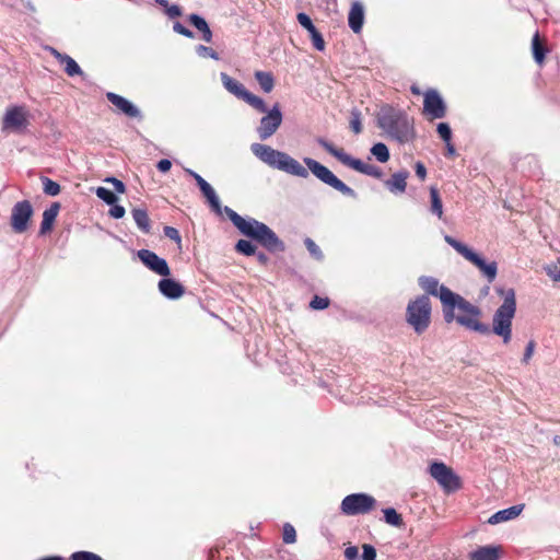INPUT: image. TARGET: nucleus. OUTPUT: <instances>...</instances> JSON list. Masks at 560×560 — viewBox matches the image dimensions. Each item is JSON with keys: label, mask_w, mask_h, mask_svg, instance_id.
Wrapping results in <instances>:
<instances>
[{"label": "nucleus", "mask_w": 560, "mask_h": 560, "mask_svg": "<svg viewBox=\"0 0 560 560\" xmlns=\"http://www.w3.org/2000/svg\"><path fill=\"white\" fill-rule=\"evenodd\" d=\"M408 177V171L396 172L385 182V186L393 194H402L406 191Z\"/></svg>", "instance_id": "nucleus-22"}, {"label": "nucleus", "mask_w": 560, "mask_h": 560, "mask_svg": "<svg viewBox=\"0 0 560 560\" xmlns=\"http://www.w3.org/2000/svg\"><path fill=\"white\" fill-rule=\"evenodd\" d=\"M282 539L284 544H293L296 540L295 528L289 523L283 526Z\"/></svg>", "instance_id": "nucleus-40"}, {"label": "nucleus", "mask_w": 560, "mask_h": 560, "mask_svg": "<svg viewBox=\"0 0 560 560\" xmlns=\"http://www.w3.org/2000/svg\"><path fill=\"white\" fill-rule=\"evenodd\" d=\"M106 98L120 113H122L127 117H130V118H141L142 117L140 109L135 104H132L130 101H128L127 98H125L116 93H113V92H108L106 94Z\"/></svg>", "instance_id": "nucleus-18"}, {"label": "nucleus", "mask_w": 560, "mask_h": 560, "mask_svg": "<svg viewBox=\"0 0 560 560\" xmlns=\"http://www.w3.org/2000/svg\"><path fill=\"white\" fill-rule=\"evenodd\" d=\"M90 560H103V559L98 555L92 552Z\"/></svg>", "instance_id": "nucleus-58"}, {"label": "nucleus", "mask_w": 560, "mask_h": 560, "mask_svg": "<svg viewBox=\"0 0 560 560\" xmlns=\"http://www.w3.org/2000/svg\"><path fill=\"white\" fill-rule=\"evenodd\" d=\"M420 288L425 295L438 296L443 305L444 320L450 324L454 320L468 330L481 335H494L502 338L503 343H509L512 339V322L516 313L515 291L512 288L504 289L495 287V292L503 298V303L497 308L492 317V326L481 323V310L465 300L457 293H454L447 287L440 284L439 280L430 276L419 278Z\"/></svg>", "instance_id": "nucleus-1"}, {"label": "nucleus", "mask_w": 560, "mask_h": 560, "mask_svg": "<svg viewBox=\"0 0 560 560\" xmlns=\"http://www.w3.org/2000/svg\"><path fill=\"white\" fill-rule=\"evenodd\" d=\"M43 190L47 196H57L60 192V185L48 177H42Z\"/></svg>", "instance_id": "nucleus-36"}, {"label": "nucleus", "mask_w": 560, "mask_h": 560, "mask_svg": "<svg viewBox=\"0 0 560 560\" xmlns=\"http://www.w3.org/2000/svg\"><path fill=\"white\" fill-rule=\"evenodd\" d=\"M131 214L139 230L147 234L150 233L151 224L148 211L142 208H136L131 211Z\"/></svg>", "instance_id": "nucleus-26"}, {"label": "nucleus", "mask_w": 560, "mask_h": 560, "mask_svg": "<svg viewBox=\"0 0 560 560\" xmlns=\"http://www.w3.org/2000/svg\"><path fill=\"white\" fill-rule=\"evenodd\" d=\"M185 172L196 180L198 187L200 188L202 195L207 198L212 210L217 214H221V202L212 186L195 171L190 168H185Z\"/></svg>", "instance_id": "nucleus-17"}, {"label": "nucleus", "mask_w": 560, "mask_h": 560, "mask_svg": "<svg viewBox=\"0 0 560 560\" xmlns=\"http://www.w3.org/2000/svg\"><path fill=\"white\" fill-rule=\"evenodd\" d=\"M376 503L375 498L368 493H352L342 499L340 511L348 516L363 515L373 511Z\"/></svg>", "instance_id": "nucleus-8"}, {"label": "nucleus", "mask_w": 560, "mask_h": 560, "mask_svg": "<svg viewBox=\"0 0 560 560\" xmlns=\"http://www.w3.org/2000/svg\"><path fill=\"white\" fill-rule=\"evenodd\" d=\"M317 143L325 149L328 153L335 156L343 165L371 177L381 178L383 172L378 166L364 163L360 159H355L350 154L346 153L343 149L336 148L332 143L324 138H317Z\"/></svg>", "instance_id": "nucleus-6"}, {"label": "nucleus", "mask_w": 560, "mask_h": 560, "mask_svg": "<svg viewBox=\"0 0 560 560\" xmlns=\"http://www.w3.org/2000/svg\"><path fill=\"white\" fill-rule=\"evenodd\" d=\"M430 212L434 215H436L439 219L443 218V203L442 199L440 197L439 189L436 187H430Z\"/></svg>", "instance_id": "nucleus-28"}, {"label": "nucleus", "mask_w": 560, "mask_h": 560, "mask_svg": "<svg viewBox=\"0 0 560 560\" xmlns=\"http://www.w3.org/2000/svg\"><path fill=\"white\" fill-rule=\"evenodd\" d=\"M350 128L355 135L362 131L361 113L357 108L351 110Z\"/></svg>", "instance_id": "nucleus-39"}, {"label": "nucleus", "mask_w": 560, "mask_h": 560, "mask_svg": "<svg viewBox=\"0 0 560 560\" xmlns=\"http://www.w3.org/2000/svg\"><path fill=\"white\" fill-rule=\"evenodd\" d=\"M384 520L387 524L392 526L399 527L402 525V517L400 514L396 512L393 508H387L383 510Z\"/></svg>", "instance_id": "nucleus-33"}, {"label": "nucleus", "mask_w": 560, "mask_h": 560, "mask_svg": "<svg viewBox=\"0 0 560 560\" xmlns=\"http://www.w3.org/2000/svg\"><path fill=\"white\" fill-rule=\"evenodd\" d=\"M532 49H533V54H534V58H535L536 62L539 65L542 63V61L545 59V48L539 40L538 33H536L533 37Z\"/></svg>", "instance_id": "nucleus-32"}, {"label": "nucleus", "mask_w": 560, "mask_h": 560, "mask_svg": "<svg viewBox=\"0 0 560 560\" xmlns=\"http://www.w3.org/2000/svg\"><path fill=\"white\" fill-rule=\"evenodd\" d=\"M258 259L261 262H266L268 260L267 256L264 253L258 254Z\"/></svg>", "instance_id": "nucleus-57"}, {"label": "nucleus", "mask_w": 560, "mask_h": 560, "mask_svg": "<svg viewBox=\"0 0 560 560\" xmlns=\"http://www.w3.org/2000/svg\"><path fill=\"white\" fill-rule=\"evenodd\" d=\"M33 215V208L30 201L16 202L11 212V226L15 233H23L28 228V221Z\"/></svg>", "instance_id": "nucleus-13"}, {"label": "nucleus", "mask_w": 560, "mask_h": 560, "mask_svg": "<svg viewBox=\"0 0 560 560\" xmlns=\"http://www.w3.org/2000/svg\"><path fill=\"white\" fill-rule=\"evenodd\" d=\"M156 4L164 8L165 14L170 19H175L182 15V9L177 4H170L167 0H154Z\"/></svg>", "instance_id": "nucleus-34"}, {"label": "nucleus", "mask_w": 560, "mask_h": 560, "mask_svg": "<svg viewBox=\"0 0 560 560\" xmlns=\"http://www.w3.org/2000/svg\"><path fill=\"white\" fill-rule=\"evenodd\" d=\"M370 152L381 163H386L390 156L388 148L382 142L375 143Z\"/></svg>", "instance_id": "nucleus-30"}, {"label": "nucleus", "mask_w": 560, "mask_h": 560, "mask_svg": "<svg viewBox=\"0 0 560 560\" xmlns=\"http://www.w3.org/2000/svg\"><path fill=\"white\" fill-rule=\"evenodd\" d=\"M444 241L452 246L459 255L476 266L487 278L488 282L494 281L498 275V265L495 261L486 262L477 253L470 249L464 243L455 240L451 235H444Z\"/></svg>", "instance_id": "nucleus-7"}, {"label": "nucleus", "mask_w": 560, "mask_h": 560, "mask_svg": "<svg viewBox=\"0 0 560 560\" xmlns=\"http://www.w3.org/2000/svg\"><path fill=\"white\" fill-rule=\"evenodd\" d=\"M161 294L170 300H177L185 293V288L178 281L164 277L158 283Z\"/></svg>", "instance_id": "nucleus-20"}, {"label": "nucleus", "mask_w": 560, "mask_h": 560, "mask_svg": "<svg viewBox=\"0 0 560 560\" xmlns=\"http://www.w3.org/2000/svg\"><path fill=\"white\" fill-rule=\"evenodd\" d=\"M28 126V112L24 106H11L2 119V130L23 131Z\"/></svg>", "instance_id": "nucleus-12"}, {"label": "nucleus", "mask_w": 560, "mask_h": 560, "mask_svg": "<svg viewBox=\"0 0 560 560\" xmlns=\"http://www.w3.org/2000/svg\"><path fill=\"white\" fill-rule=\"evenodd\" d=\"M377 126L387 137L399 142L407 143L415 138L413 121L407 113L393 106H383L377 113Z\"/></svg>", "instance_id": "nucleus-4"}, {"label": "nucleus", "mask_w": 560, "mask_h": 560, "mask_svg": "<svg viewBox=\"0 0 560 560\" xmlns=\"http://www.w3.org/2000/svg\"><path fill=\"white\" fill-rule=\"evenodd\" d=\"M92 552L90 551H77L70 557L71 560H90Z\"/></svg>", "instance_id": "nucleus-52"}, {"label": "nucleus", "mask_w": 560, "mask_h": 560, "mask_svg": "<svg viewBox=\"0 0 560 560\" xmlns=\"http://www.w3.org/2000/svg\"><path fill=\"white\" fill-rule=\"evenodd\" d=\"M106 180L113 184L114 189L117 192H119V194H124L125 192L126 187H125V184L121 180H119V179H117L115 177H109Z\"/></svg>", "instance_id": "nucleus-49"}, {"label": "nucleus", "mask_w": 560, "mask_h": 560, "mask_svg": "<svg viewBox=\"0 0 560 560\" xmlns=\"http://www.w3.org/2000/svg\"><path fill=\"white\" fill-rule=\"evenodd\" d=\"M423 112L431 119H440L446 115V105L441 95L435 90H429L424 94Z\"/></svg>", "instance_id": "nucleus-15"}, {"label": "nucleus", "mask_w": 560, "mask_h": 560, "mask_svg": "<svg viewBox=\"0 0 560 560\" xmlns=\"http://www.w3.org/2000/svg\"><path fill=\"white\" fill-rule=\"evenodd\" d=\"M296 19L299 23L310 33L314 48L318 51H323L325 49V40L322 34L314 26L311 18L306 13L300 12L298 13Z\"/></svg>", "instance_id": "nucleus-19"}, {"label": "nucleus", "mask_w": 560, "mask_h": 560, "mask_svg": "<svg viewBox=\"0 0 560 560\" xmlns=\"http://www.w3.org/2000/svg\"><path fill=\"white\" fill-rule=\"evenodd\" d=\"M50 54L59 61L61 62L63 60V58H66L68 55L66 54H61L59 52L57 49L55 48H50Z\"/></svg>", "instance_id": "nucleus-54"}, {"label": "nucleus", "mask_w": 560, "mask_h": 560, "mask_svg": "<svg viewBox=\"0 0 560 560\" xmlns=\"http://www.w3.org/2000/svg\"><path fill=\"white\" fill-rule=\"evenodd\" d=\"M438 133L440 135V137L442 138V140L446 143H448L452 139V130H451V127L446 122H440L438 125Z\"/></svg>", "instance_id": "nucleus-41"}, {"label": "nucleus", "mask_w": 560, "mask_h": 560, "mask_svg": "<svg viewBox=\"0 0 560 560\" xmlns=\"http://www.w3.org/2000/svg\"><path fill=\"white\" fill-rule=\"evenodd\" d=\"M173 30L174 32L180 34V35H184L188 38H191L194 36V33L187 28L186 26H184L182 23L179 22H175L174 25H173Z\"/></svg>", "instance_id": "nucleus-46"}, {"label": "nucleus", "mask_w": 560, "mask_h": 560, "mask_svg": "<svg viewBox=\"0 0 560 560\" xmlns=\"http://www.w3.org/2000/svg\"><path fill=\"white\" fill-rule=\"evenodd\" d=\"M190 23L202 33V39L207 43L212 40V32L203 18L198 14H191L189 16Z\"/></svg>", "instance_id": "nucleus-27"}, {"label": "nucleus", "mask_w": 560, "mask_h": 560, "mask_svg": "<svg viewBox=\"0 0 560 560\" xmlns=\"http://www.w3.org/2000/svg\"><path fill=\"white\" fill-rule=\"evenodd\" d=\"M523 509V504H517L504 510H500L489 517L488 523L495 525L502 522L514 520L522 513Z\"/></svg>", "instance_id": "nucleus-23"}, {"label": "nucleus", "mask_w": 560, "mask_h": 560, "mask_svg": "<svg viewBox=\"0 0 560 560\" xmlns=\"http://www.w3.org/2000/svg\"><path fill=\"white\" fill-rule=\"evenodd\" d=\"M250 150L256 158L273 168L301 178L308 177V171H311L324 184L347 197L357 198V192L351 187L339 179L328 167L312 158L303 159L304 164L307 166L306 168L289 154L275 150L269 145L253 143Z\"/></svg>", "instance_id": "nucleus-2"}, {"label": "nucleus", "mask_w": 560, "mask_h": 560, "mask_svg": "<svg viewBox=\"0 0 560 560\" xmlns=\"http://www.w3.org/2000/svg\"><path fill=\"white\" fill-rule=\"evenodd\" d=\"M262 113L265 116L261 117L256 131L259 139L265 141L276 133L278 128L281 126L283 116L278 103H276L270 109L267 108V110Z\"/></svg>", "instance_id": "nucleus-11"}, {"label": "nucleus", "mask_w": 560, "mask_h": 560, "mask_svg": "<svg viewBox=\"0 0 560 560\" xmlns=\"http://www.w3.org/2000/svg\"><path fill=\"white\" fill-rule=\"evenodd\" d=\"M415 170H416V175L421 180H424V178L427 176V168H425L424 164L422 162H417L416 166H415Z\"/></svg>", "instance_id": "nucleus-51"}, {"label": "nucleus", "mask_w": 560, "mask_h": 560, "mask_svg": "<svg viewBox=\"0 0 560 560\" xmlns=\"http://www.w3.org/2000/svg\"><path fill=\"white\" fill-rule=\"evenodd\" d=\"M499 547L483 546L470 553L471 560H498L499 559Z\"/></svg>", "instance_id": "nucleus-25"}, {"label": "nucleus", "mask_w": 560, "mask_h": 560, "mask_svg": "<svg viewBox=\"0 0 560 560\" xmlns=\"http://www.w3.org/2000/svg\"><path fill=\"white\" fill-rule=\"evenodd\" d=\"M60 63L65 65V72L69 77L83 74V71L80 68V66L78 65V62L70 56H67L66 58H63V60Z\"/></svg>", "instance_id": "nucleus-31"}, {"label": "nucleus", "mask_w": 560, "mask_h": 560, "mask_svg": "<svg viewBox=\"0 0 560 560\" xmlns=\"http://www.w3.org/2000/svg\"><path fill=\"white\" fill-rule=\"evenodd\" d=\"M185 172L196 180L198 187L200 188L202 195L207 198L212 210L217 214H221V202L212 186L195 171L190 168H185Z\"/></svg>", "instance_id": "nucleus-16"}, {"label": "nucleus", "mask_w": 560, "mask_h": 560, "mask_svg": "<svg viewBox=\"0 0 560 560\" xmlns=\"http://www.w3.org/2000/svg\"><path fill=\"white\" fill-rule=\"evenodd\" d=\"M221 81L223 86L226 91H229L231 94L236 96L237 98L246 102L248 105H250L253 108H255L258 112H266L267 105L262 98L259 96L254 95L249 91L245 89V86L236 81L235 79L231 78L229 74L222 72L221 73Z\"/></svg>", "instance_id": "nucleus-9"}, {"label": "nucleus", "mask_w": 560, "mask_h": 560, "mask_svg": "<svg viewBox=\"0 0 560 560\" xmlns=\"http://www.w3.org/2000/svg\"><path fill=\"white\" fill-rule=\"evenodd\" d=\"M255 79L265 93H270L275 86V79L270 72L256 71Z\"/></svg>", "instance_id": "nucleus-29"}, {"label": "nucleus", "mask_w": 560, "mask_h": 560, "mask_svg": "<svg viewBox=\"0 0 560 560\" xmlns=\"http://www.w3.org/2000/svg\"><path fill=\"white\" fill-rule=\"evenodd\" d=\"M223 211L244 236L256 241L268 252L284 250V243L267 224L253 218H243L228 206L223 208Z\"/></svg>", "instance_id": "nucleus-3"}, {"label": "nucleus", "mask_w": 560, "mask_h": 560, "mask_svg": "<svg viewBox=\"0 0 560 560\" xmlns=\"http://www.w3.org/2000/svg\"><path fill=\"white\" fill-rule=\"evenodd\" d=\"M304 244L313 258H315L318 261H322L324 259V255L319 246L312 238L306 237L304 240Z\"/></svg>", "instance_id": "nucleus-37"}, {"label": "nucleus", "mask_w": 560, "mask_h": 560, "mask_svg": "<svg viewBox=\"0 0 560 560\" xmlns=\"http://www.w3.org/2000/svg\"><path fill=\"white\" fill-rule=\"evenodd\" d=\"M156 167L160 172L166 173L172 167V162L167 159L160 160L156 164Z\"/></svg>", "instance_id": "nucleus-53"}, {"label": "nucleus", "mask_w": 560, "mask_h": 560, "mask_svg": "<svg viewBox=\"0 0 560 560\" xmlns=\"http://www.w3.org/2000/svg\"><path fill=\"white\" fill-rule=\"evenodd\" d=\"M60 205L59 202H54L47 208L43 213V221L40 223L39 234L45 235L48 233L54 225V222L59 213Z\"/></svg>", "instance_id": "nucleus-24"}, {"label": "nucleus", "mask_w": 560, "mask_h": 560, "mask_svg": "<svg viewBox=\"0 0 560 560\" xmlns=\"http://www.w3.org/2000/svg\"><path fill=\"white\" fill-rule=\"evenodd\" d=\"M431 477L446 491L460 488V479L454 470L442 462H434L429 468Z\"/></svg>", "instance_id": "nucleus-10"}, {"label": "nucleus", "mask_w": 560, "mask_h": 560, "mask_svg": "<svg viewBox=\"0 0 560 560\" xmlns=\"http://www.w3.org/2000/svg\"><path fill=\"white\" fill-rule=\"evenodd\" d=\"M112 208L109 209V214L115 219H120L125 215V208L119 205H110Z\"/></svg>", "instance_id": "nucleus-47"}, {"label": "nucleus", "mask_w": 560, "mask_h": 560, "mask_svg": "<svg viewBox=\"0 0 560 560\" xmlns=\"http://www.w3.org/2000/svg\"><path fill=\"white\" fill-rule=\"evenodd\" d=\"M364 23V8L363 5L355 1L352 3L349 14H348V24L353 33L359 34L362 31Z\"/></svg>", "instance_id": "nucleus-21"}, {"label": "nucleus", "mask_w": 560, "mask_h": 560, "mask_svg": "<svg viewBox=\"0 0 560 560\" xmlns=\"http://www.w3.org/2000/svg\"><path fill=\"white\" fill-rule=\"evenodd\" d=\"M559 270V266L557 265H551V266H548L546 268V272L547 275L552 279V273H557Z\"/></svg>", "instance_id": "nucleus-55"}, {"label": "nucleus", "mask_w": 560, "mask_h": 560, "mask_svg": "<svg viewBox=\"0 0 560 560\" xmlns=\"http://www.w3.org/2000/svg\"><path fill=\"white\" fill-rule=\"evenodd\" d=\"M362 560H376V550L371 545H363Z\"/></svg>", "instance_id": "nucleus-45"}, {"label": "nucleus", "mask_w": 560, "mask_h": 560, "mask_svg": "<svg viewBox=\"0 0 560 560\" xmlns=\"http://www.w3.org/2000/svg\"><path fill=\"white\" fill-rule=\"evenodd\" d=\"M431 301L428 295H420L410 301L406 310V320L417 334L424 332L431 324Z\"/></svg>", "instance_id": "nucleus-5"}, {"label": "nucleus", "mask_w": 560, "mask_h": 560, "mask_svg": "<svg viewBox=\"0 0 560 560\" xmlns=\"http://www.w3.org/2000/svg\"><path fill=\"white\" fill-rule=\"evenodd\" d=\"M534 350H535V343H534V341H529L525 348V352L523 355L524 363H528V361L533 357Z\"/></svg>", "instance_id": "nucleus-50"}, {"label": "nucleus", "mask_w": 560, "mask_h": 560, "mask_svg": "<svg viewBox=\"0 0 560 560\" xmlns=\"http://www.w3.org/2000/svg\"><path fill=\"white\" fill-rule=\"evenodd\" d=\"M345 558L347 560H358L359 550L355 546H350L345 549Z\"/></svg>", "instance_id": "nucleus-48"}, {"label": "nucleus", "mask_w": 560, "mask_h": 560, "mask_svg": "<svg viewBox=\"0 0 560 560\" xmlns=\"http://www.w3.org/2000/svg\"><path fill=\"white\" fill-rule=\"evenodd\" d=\"M96 196L107 205H114L118 200L117 196L112 190L105 187H98L96 189Z\"/></svg>", "instance_id": "nucleus-38"}, {"label": "nucleus", "mask_w": 560, "mask_h": 560, "mask_svg": "<svg viewBox=\"0 0 560 560\" xmlns=\"http://www.w3.org/2000/svg\"><path fill=\"white\" fill-rule=\"evenodd\" d=\"M411 92H412L413 94H420V91H419L416 86H412V88H411Z\"/></svg>", "instance_id": "nucleus-60"}, {"label": "nucleus", "mask_w": 560, "mask_h": 560, "mask_svg": "<svg viewBox=\"0 0 560 560\" xmlns=\"http://www.w3.org/2000/svg\"><path fill=\"white\" fill-rule=\"evenodd\" d=\"M235 249L237 253L243 254L245 256H253L256 253V246L247 240H240L235 244Z\"/></svg>", "instance_id": "nucleus-35"}, {"label": "nucleus", "mask_w": 560, "mask_h": 560, "mask_svg": "<svg viewBox=\"0 0 560 560\" xmlns=\"http://www.w3.org/2000/svg\"><path fill=\"white\" fill-rule=\"evenodd\" d=\"M446 148H447V153L450 155H454L455 154V148L454 145L451 143V141L448 143H446Z\"/></svg>", "instance_id": "nucleus-56"}, {"label": "nucleus", "mask_w": 560, "mask_h": 560, "mask_svg": "<svg viewBox=\"0 0 560 560\" xmlns=\"http://www.w3.org/2000/svg\"><path fill=\"white\" fill-rule=\"evenodd\" d=\"M137 256L141 262L154 273L162 277H168L171 275L167 261L158 256L154 252L150 249H140L137 252Z\"/></svg>", "instance_id": "nucleus-14"}, {"label": "nucleus", "mask_w": 560, "mask_h": 560, "mask_svg": "<svg viewBox=\"0 0 560 560\" xmlns=\"http://www.w3.org/2000/svg\"><path fill=\"white\" fill-rule=\"evenodd\" d=\"M328 305H329V300L327 298H320L318 295H315L310 303V306L313 310H324V308L328 307Z\"/></svg>", "instance_id": "nucleus-42"}, {"label": "nucleus", "mask_w": 560, "mask_h": 560, "mask_svg": "<svg viewBox=\"0 0 560 560\" xmlns=\"http://www.w3.org/2000/svg\"><path fill=\"white\" fill-rule=\"evenodd\" d=\"M163 232L166 237L176 242L177 244H180L182 237L177 229L173 226H164Z\"/></svg>", "instance_id": "nucleus-43"}, {"label": "nucleus", "mask_w": 560, "mask_h": 560, "mask_svg": "<svg viewBox=\"0 0 560 560\" xmlns=\"http://www.w3.org/2000/svg\"><path fill=\"white\" fill-rule=\"evenodd\" d=\"M553 443H555L556 445L560 446V435H556V436L553 438Z\"/></svg>", "instance_id": "nucleus-59"}, {"label": "nucleus", "mask_w": 560, "mask_h": 560, "mask_svg": "<svg viewBox=\"0 0 560 560\" xmlns=\"http://www.w3.org/2000/svg\"><path fill=\"white\" fill-rule=\"evenodd\" d=\"M196 51L201 57H210L215 60L219 58L218 54L212 48L203 45H198Z\"/></svg>", "instance_id": "nucleus-44"}]
</instances>
